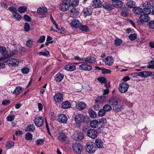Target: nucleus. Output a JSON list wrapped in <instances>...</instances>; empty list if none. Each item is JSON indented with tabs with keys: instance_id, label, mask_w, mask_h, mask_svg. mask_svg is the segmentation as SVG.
Instances as JSON below:
<instances>
[{
	"instance_id": "1",
	"label": "nucleus",
	"mask_w": 154,
	"mask_h": 154,
	"mask_svg": "<svg viewBox=\"0 0 154 154\" xmlns=\"http://www.w3.org/2000/svg\"><path fill=\"white\" fill-rule=\"evenodd\" d=\"M96 147L93 142H89L87 143L86 145V150L90 153H94L95 151Z\"/></svg>"
},
{
	"instance_id": "2",
	"label": "nucleus",
	"mask_w": 154,
	"mask_h": 154,
	"mask_svg": "<svg viewBox=\"0 0 154 154\" xmlns=\"http://www.w3.org/2000/svg\"><path fill=\"white\" fill-rule=\"evenodd\" d=\"M129 85L126 82H123L120 84L119 87V90L121 93L126 92L128 88Z\"/></svg>"
},
{
	"instance_id": "3",
	"label": "nucleus",
	"mask_w": 154,
	"mask_h": 154,
	"mask_svg": "<svg viewBox=\"0 0 154 154\" xmlns=\"http://www.w3.org/2000/svg\"><path fill=\"white\" fill-rule=\"evenodd\" d=\"M72 148L74 152L77 154H79L81 153L82 150V146L79 143H75L73 144Z\"/></svg>"
},
{
	"instance_id": "4",
	"label": "nucleus",
	"mask_w": 154,
	"mask_h": 154,
	"mask_svg": "<svg viewBox=\"0 0 154 154\" xmlns=\"http://www.w3.org/2000/svg\"><path fill=\"white\" fill-rule=\"evenodd\" d=\"M47 8L45 7H39L37 10V12L39 14L40 17L43 18L46 17V15L45 13L47 12Z\"/></svg>"
},
{
	"instance_id": "5",
	"label": "nucleus",
	"mask_w": 154,
	"mask_h": 154,
	"mask_svg": "<svg viewBox=\"0 0 154 154\" xmlns=\"http://www.w3.org/2000/svg\"><path fill=\"white\" fill-rule=\"evenodd\" d=\"M69 7L68 1L64 0L60 5L59 8L62 11H65L68 10Z\"/></svg>"
},
{
	"instance_id": "6",
	"label": "nucleus",
	"mask_w": 154,
	"mask_h": 154,
	"mask_svg": "<svg viewBox=\"0 0 154 154\" xmlns=\"http://www.w3.org/2000/svg\"><path fill=\"white\" fill-rule=\"evenodd\" d=\"M4 63L9 66H15L18 64L19 62L16 59L11 58L5 61Z\"/></svg>"
},
{
	"instance_id": "7",
	"label": "nucleus",
	"mask_w": 154,
	"mask_h": 154,
	"mask_svg": "<svg viewBox=\"0 0 154 154\" xmlns=\"http://www.w3.org/2000/svg\"><path fill=\"white\" fill-rule=\"evenodd\" d=\"M88 136L92 139H95L97 136V132L95 129H90L87 131Z\"/></svg>"
},
{
	"instance_id": "8",
	"label": "nucleus",
	"mask_w": 154,
	"mask_h": 154,
	"mask_svg": "<svg viewBox=\"0 0 154 154\" xmlns=\"http://www.w3.org/2000/svg\"><path fill=\"white\" fill-rule=\"evenodd\" d=\"M54 99L56 102H61L63 100V94L61 93H57L54 96Z\"/></svg>"
},
{
	"instance_id": "9",
	"label": "nucleus",
	"mask_w": 154,
	"mask_h": 154,
	"mask_svg": "<svg viewBox=\"0 0 154 154\" xmlns=\"http://www.w3.org/2000/svg\"><path fill=\"white\" fill-rule=\"evenodd\" d=\"M34 122L35 125L39 127H41L43 124V119L42 117H38L35 118Z\"/></svg>"
},
{
	"instance_id": "10",
	"label": "nucleus",
	"mask_w": 154,
	"mask_h": 154,
	"mask_svg": "<svg viewBox=\"0 0 154 154\" xmlns=\"http://www.w3.org/2000/svg\"><path fill=\"white\" fill-rule=\"evenodd\" d=\"M109 104L112 106H115L119 104V99L116 97H112L109 100Z\"/></svg>"
},
{
	"instance_id": "11",
	"label": "nucleus",
	"mask_w": 154,
	"mask_h": 154,
	"mask_svg": "<svg viewBox=\"0 0 154 154\" xmlns=\"http://www.w3.org/2000/svg\"><path fill=\"white\" fill-rule=\"evenodd\" d=\"M140 22L143 23L144 22H147L150 20V17L147 14L143 13L140 17Z\"/></svg>"
},
{
	"instance_id": "12",
	"label": "nucleus",
	"mask_w": 154,
	"mask_h": 154,
	"mask_svg": "<svg viewBox=\"0 0 154 154\" xmlns=\"http://www.w3.org/2000/svg\"><path fill=\"white\" fill-rule=\"evenodd\" d=\"M76 107L78 110H82L84 109L86 107V104L82 101L79 102L76 104Z\"/></svg>"
},
{
	"instance_id": "13",
	"label": "nucleus",
	"mask_w": 154,
	"mask_h": 154,
	"mask_svg": "<svg viewBox=\"0 0 154 154\" xmlns=\"http://www.w3.org/2000/svg\"><path fill=\"white\" fill-rule=\"evenodd\" d=\"M85 119L84 116L81 114L76 115L75 117V121L78 123L84 122Z\"/></svg>"
},
{
	"instance_id": "14",
	"label": "nucleus",
	"mask_w": 154,
	"mask_h": 154,
	"mask_svg": "<svg viewBox=\"0 0 154 154\" xmlns=\"http://www.w3.org/2000/svg\"><path fill=\"white\" fill-rule=\"evenodd\" d=\"M79 69L81 70L89 71L91 69L92 67L91 65L84 63L79 66Z\"/></svg>"
},
{
	"instance_id": "15",
	"label": "nucleus",
	"mask_w": 154,
	"mask_h": 154,
	"mask_svg": "<svg viewBox=\"0 0 154 154\" xmlns=\"http://www.w3.org/2000/svg\"><path fill=\"white\" fill-rule=\"evenodd\" d=\"M142 6L143 7H147L150 8L152 9L154 7V1L153 0L146 1L142 3Z\"/></svg>"
},
{
	"instance_id": "16",
	"label": "nucleus",
	"mask_w": 154,
	"mask_h": 154,
	"mask_svg": "<svg viewBox=\"0 0 154 154\" xmlns=\"http://www.w3.org/2000/svg\"><path fill=\"white\" fill-rule=\"evenodd\" d=\"M152 72L149 71H143L138 73L139 76L143 77L146 78L148 76H150L152 75Z\"/></svg>"
},
{
	"instance_id": "17",
	"label": "nucleus",
	"mask_w": 154,
	"mask_h": 154,
	"mask_svg": "<svg viewBox=\"0 0 154 154\" xmlns=\"http://www.w3.org/2000/svg\"><path fill=\"white\" fill-rule=\"evenodd\" d=\"M114 60L111 57L108 56L104 60L105 64L107 66H111L113 63Z\"/></svg>"
},
{
	"instance_id": "18",
	"label": "nucleus",
	"mask_w": 154,
	"mask_h": 154,
	"mask_svg": "<svg viewBox=\"0 0 154 154\" xmlns=\"http://www.w3.org/2000/svg\"><path fill=\"white\" fill-rule=\"evenodd\" d=\"M102 5V3L100 0H94L92 2V6L95 8H100Z\"/></svg>"
},
{
	"instance_id": "19",
	"label": "nucleus",
	"mask_w": 154,
	"mask_h": 154,
	"mask_svg": "<svg viewBox=\"0 0 154 154\" xmlns=\"http://www.w3.org/2000/svg\"><path fill=\"white\" fill-rule=\"evenodd\" d=\"M71 26L75 28H79L81 24L78 20L74 19L70 23Z\"/></svg>"
},
{
	"instance_id": "20",
	"label": "nucleus",
	"mask_w": 154,
	"mask_h": 154,
	"mask_svg": "<svg viewBox=\"0 0 154 154\" xmlns=\"http://www.w3.org/2000/svg\"><path fill=\"white\" fill-rule=\"evenodd\" d=\"M83 138V134L81 132H79L74 137V140L77 141H80L82 140Z\"/></svg>"
},
{
	"instance_id": "21",
	"label": "nucleus",
	"mask_w": 154,
	"mask_h": 154,
	"mask_svg": "<svg viewBox=\"0 0 154 154\" xmlns=\"http://www.w3.org/2000/svg\"><path fill=\"white\" fill-rule=\"evenodd\" d=\"M92 12V11L91 7L84 8L82 11L83 14L85 16H88L91 15Z\"/></svg>"
},
{
	"instance_id": "22",
	"label": "nucleus",
	"mask_w": 154,
	"mask_h": 154,
	"mask_svg": "<svg viewBox=\"0 0 154 154\" xmlns=\"http://www.w3.org/2000/svg\"><path fill=\"white\" fill-rule=\"evenodd\" d=\"M85 62L87 63H93L96 62L95 59L93 57L88 56L87 57L83 58Z\"/></svg>"
},
{
	"instance_id": "23",
	"label": "nucleus",
	"mask_w": 154,
	"mask_h": 154,
	"mask_svg": "<svg viewBox=\"0 0 154 154\" xmlns=\"http://www.w3.org/2000/svg\"><path fill=\"white\" fill-rule=\"evenodd\" d=\"M58 120L60 122L65 123L67 121V118L65 115L61 114L59 115Z\"/></svg>"
},
{
	"instance_id": "24",
	"label": "nucleus",
	"mask_w": 154,
	"mask_h": 154,
	"mask_svg": "<svg viewBox=\"0 0 154 154\" xmlns=\"http://www.w3.org/2000/svg\"><path fill=\"white\" fill-rule=\"evenodd\" d=\"M133 12L137 15H140L143 11V9L139 7H134L132 9Z\"/></svg>"
},
{
	"instance_id": "25",
	"label": "nucleus",
	"mask_w": 154,
	"mask_h": 154,
	"mask_svg": "<svg viewBox=\"0 0 154 154\" xmlns=\"http://www.w3.org/2000/svg\"><path fill=\"white\" fill-rule=\"evenodd\" d=\"M96 146L99 148H101L103 147V143L102 140L99 138L96 139L95 140Z\"/></svg>"
},
{
	"instance_id": "26",
	"label": "nucleus",
	"mask_w": 154,
	"mask_h": 154,
	"mask_svg": "<svg viewBox=\"0 0 154 154\" xmlns=\"http://www.w3.org/2000/svg\"><path fill=\"white\" fill-rule=\"evenodd\" d=\"M64 68L68 71H72L75 69V67L74 65L71 64L66 65Z\"/></svg>"
},
{
	"instance_id": "27",
	"label": "nucleus",
	"mask_w": 154,
	"mask_h": 154,
	"mask_svg": "<svg viewBox=\"0 0 154 154\" xmlns=\"http://www.w3.org/2000/svg\"><path fill=\"white\" fill-rule=\"evenodd\" d=\"M99 124V122L97 120H94L91 122L90 125L92 128H96L97 127Z\"/></svg>"
},
{
	"instance_id": "28",
	"label": "nucleus",
	"mask_w": 154,
	"mask_h": 154,
	"mask_svg": "<svg viewBox=\"0 0 154 154\" xmlns=\"http://www.w3.org/2000/svg\"><path fill=\"white\" fill-rule=\"evenodd\" d=\"M71 106V103L70 102L68 101L63 102L62 104V107L64 109L69 108Z\"/></svg>"
},
{
	"instance_id": "29",
	"label": "nucleus",
	"mask_w": 154,
	"mask_h": 154,
	"mask_svg": "<svg viewBox=\"0 0 154 154\" xmlns=\"http://www.w3.org/2000/svg\"><path fill=\"white\" fill-rule=\"evenodd\" d=\"M23 89V88L22 87L17 86L14 91L13 93L15 95H18L22 92Z\"/></svg>"
},
{
	"instance_id": "30",
	"label": "nucleus",
	"mask_w": 154,
	"mask_h": 154,
	"mask_svg": "<svg viewBox=\"0 0 154 154\" xmlns=\"http://www.w3.org/2000/svg\"><path fill=\"white\" fill-rule=\"evenodd\" d=\"M126 5L129 8H133L136 6V3L132 1H129L126 3Z\"/></svg>"
},
{
	"instance_id": "31",
	"label": "nucleus",
	"mask_w": 154,
	"mask_h": 154,
	"mask_svg": "<svg viewBox=\"0 0 154 154\" xmlns=\"http://www.w3.org/2000/svg\"><path fill=\"white\" fill-rule=\"evenodd\" d=\"M63 78V75L62 74H58L55 76V80L57 82H60L61 81Z\"/></svg>"
},
{
	"instance_id": "32",
	"label": "nucleus",
	"mask_w": 154,
	"mask_h": 154,
	"mask_svg": "<svg viewBox=\"0 0 154 154\" xmlns=\"http://www.w3.org/2000/svg\"><path fill=\"white\" fill-rule=\"evenodd\" d=\"M79 0H70L69 2V6H71L73 7H75L77 6L79 2Z\"/></svg>"
},
{
	"instance_id": "33",
	"label": "nucleus",
	"mask_w": 154,
	"mask_h": 154,
	"mask_svg": "<svg viewBox=\"0 0 154 154\" xmlns=\"http://www.w3.org/2000/svg\"><path fill=\"white\" fill-rule=\"evenodd\" d=\"M79 28L80 30L84 32H87L89 30V27L86 25H82L81 24Z\"/></svg>"
},
{
	"instance_id": "34",
	"label": "nucleus",
	"mask_w": 154,
	"mask_h": 154,
	"mask_svg": "<svg viewBox=\"0 0 154 154\" xmlns=\"http://www.w3.org/2000/svg\"><path fill=\"white\" fill-rule=\"evenodd\" d=\"M113 108V110L115 112L120 111L123 108V106L121 105H117L115 106Z\"/></svg>"
},
{
	"instance_id": "35",
	"label": "nucleus",
	"mask_w": 154,
	"mask_h": 154,
	"mask_svg": "<svg viewBox=\"0 0 154 154\" xmlns=\"http://www.w3.org/2000/svg\"><path fill=\"white\" fill-rule=\"evenodd\" d=\"M35 130L34 126L33 124H32L27 126L25 130L26 131L32 132Z\"/></svg>"
},
{
	"instance_id": "36",
	"label": "nucleus",
	"mask_w": 154,
	"mask_h": 154,
	"mask_svg": "<svg viewBox=\"0 0 154 154\" xmlns=\"http://www.w3.org/2000/svg\"><path fill=\"white\" fill-rule=\"evenodd\" d=\"M58 138L61 141H63L66 140V136L64 133H61L59 134Z\"/></svg>"
},
{
	"instance_id": "37",
	"label": "nucleus",
	"mask_w": 154,
	"mask_h": 154,
	"mask_svg": "<svg viewBox=\"0 0 154 154\" xmlns=\"http://www.w3.org/2000/svg\"><path fill=\"white\" fill-rule=\"evenodd\" d=\"M103 8L106 10L109 11L112 8V7L111 5L109 3H106L103 4Z\"/></svg>"
},
{
	"instance_id": "38",
	"label": "nucleus",
	"mask_w": 154,
	"mask_h": 154,
	"mask_svg": "<svg viewBox=\"0 0 154 154\" xmlns=\"http://www.w3.org/2000/svg\"><path fill=\"white\" fill-rule=\"evenodd\" d=\"M88 112L91 118H94L96 117L97 115L96 113L92 109H89Z\"/></svg>"
},
{
	"instance_id": "39",
	"label": "nucleus",
	"mask_w": 154,
	"mask_h": 154,
	"mask_svg": "<svg viewBox=\"0 0 154 154\" xmlns=\"http://www.w3.org/2000/svg\"><path fill=\"white\" fill-rule=\"evenodd\" d=\"M145 8H144L143 9V11L142 12L144 14H147L149 15V14H150L151 13H152V11L150 9V8L148 7H145Z\"/></svg>"
},
{
	"instance_id": "40",
	"label": "nucleus",
	"mask_w": 154,
	"mask_h": 154,
	"mask_svg": "<svg viewBox=\"0 0 154 154\" xmlns=\"http://www.w3.org/2000/svg\"><path fill=\"white\" fill-rule=\"evenodd\" d=\"M18 11L20 13H24L27 11V8L25 6H21L19 8Z\"/></svg>"
},
{
	"instance_id": "41",
	"label": "nucleus",
	"mask_w": 154,
	"mask_h": 154,
	"mask_svg": "<svg viewBox=\"0 0 154 154\" xmlns=\"http://www.w3.org/2000/svg\"><path fill=\"white\" fill-rule=\"evenodd\" d=\"M4 59H6L7 58H10V56L8 53V52L7 50H6L2 54Z\"/></svg>"
},
{
	"instance_id": "42",
	"label": "nucleus",
	"mask_w": 154,
	"mask_h": 154,
	"mask_svg": "<svg viewBox=\"0 0 154 154\" xmlns=\"http://www.w3.org/2000/svg\"><path fill=\"white\" fill-rule=\"evenodd\" d=\"M103 108L106 112L112 109V107L110 105L107 104L104 105Z\"/></svg>"
},
{
	"instance_id": "43",
	"label": "nucleus",
	"mask_w": 154,
	"mask_h": 154,
	"mask_svg": "<svg viewBox=\"0 0 154 154\" xmlns=\"http://www.w3.org/2000/svg\"><path fill=\"white\" fill-rule=\"evenodd\" d=\"M18 53V51L17 49H15L11 51H10L9 55L10 58L13 56L15 54H17Z\"/></svg>"
},
{
	"instance_id": "44",
	"label": "nucleus",
	"mask_w": 154,
	"mask_h": 154,
	"mask_svg": "<svg viewBox=\"0 0 154 154\" xmlns=\"http://www.w3.org/2000/svg\"><path fill=\"white\" fill-rule=\"evenodd\" d=\"M115 45L117 46H119L122 43V40L119 38H116L114 41Z\"/></svg>"
},
{
	"instance_id": "45",
	"label": "nucleus",
	"mask_w": 154,
	"mask_h": 154,
	"mask_svg": "<svg viewBox=\"0 0 154 154\" xmlns=\"http://www.w3.org/2000/svg\"><path fill=\"white\" fill-rule=\"evenodd\" d=\"M106 112V111L103 108L98 111V114L99 116H103L105 115Z\"/></svg>"
},
{
	"instance_id": "46",
	"label": "nucleus",
	"mask_w": 154,
	"mask_h": 154,
	"mask_svg": "<svg viewBox=\"0 0 154 154\" xmlns=\"http://www.w3.org/2000/svg\"><path fill=\"white\" fill-rule=\"evenodd\" d=\"M30 29V26L29 24L28 23H25L24 26V30L26 32H27Z\"/></svg>"
},
{
	"instance_id": "47",
	"label": "nucleus",
	"mask_w": 154,
	"mask_h": 154,
	"mask_svg": "<svg viewBox=\"0 0 154 154\" xmlns=\"http://www.w3.org/2000/svg\"><path fill=\"white\" fill-rule=\"evenodd\" d=\"M116 2V3L114 5L115 7L116 8H120L122 6L123 3L122 1L119 0Z\"/></svg>"
},
{
	"instance_id": "48",
	"label": "nucleus",
	"mask_w": 154,
	"mask_h": 154,
	"mask_svg": "<svg viewBox=\"0 0 154 154\" xmlns=\"http://www.w3.org/2000/svg\"><path fill=\"white\" fill-rule=\"evenodd\" d=\"M128 37L131 40H134L137 38V35L135 33L131 34L129 35Z\"/></svg>"
},
{
	"instance_id": "49",
	"label": "nucleus",
	"mask_w": 154,
	"mask_h": 154,
	"mask_svg": "<svg viewBox=\"0 0 154 154\" xmlns=\"http://www.w3.org/2000/svg\"><path fill=\"white\" fill-rule=\"evenodd\" d=\"M98 80L102 83H105L106 82V79L104 77H101L97 78Z\"/></svg>"
},
{
	"instance_id": "50",
	"label": "nucleus",
	"mask_w": 154,
	"mask_h": 154,
	"mask_svg": "<svg viewBox=\"0 0 154 154\" xmlns=\"http://www.w3.org/2000/svg\"><path fill=\"white\" fill-rule=\"evenodd\" d=\"M44 140L43 139H38L35 141L36 144L37 145H42L44 142Z\"/></svg>"
},
{
	"instance_id": "51",
	"label": "nucleus",
	"mask_w": 154,
	"mask_h": 154,
	"mask_svg": "<svg viewBox=\"0 0 154 154\" xmlns=\"http://www.w3.org/2000/svg\"><path fill=\"white\" fill-rule=\"evenodd\" d=\"M32 134L28 133L26 134L25 139L27 140H30L32 139Z\"/></svg>"
},
{
	"instance_id": "52",
	"label": "nucleus",
	"mask_w": 154,
	"mask_h": 154,
	"mask_svg": "<svg viewBox=\"0 0 154 154\" xmlns=\"http://www.w3.org/2000/svg\"><path fill=\"white\" fill-rule=\"evenodd\" d=\"M21 71L24 74H27L29 72V69L27 67H25L21 69Z\"/></svg>"
},
{
	"instance_id": "53",
	"label": "nucleus",
	"mask_w": 154,
	"mask_h": 154,
	"mask_svg": "<svg viewBox=\"0 0 154 154\" xmlns=\"http://www.w3.org/2000/svg\"><path fill=\"white\" fill-rule=\"evenodd\" d=\"M105 99V97L103 96L99 97L96 99H95V101L97 102H102V101H104Z\"/></svg>"
},
{
	"instance_id": "54",
	"label": "nucleus",
	"mask_w": 154,
	"mask_h": 154,
	"mask_svg": "<svg viewBox=\"0 0 154 154\" xmlns=\"http://www.w3.org/2000/svg\"><path fill=\"white\" fill-rule=\"evenodd\" d=\"M107 122L106 119L105 118H102L100 119L99 121V123L100 124H101L103 125H104Z\"/></svg>"
},
{
	"instance_id": "55",
	"label": "nucleus",
	"mask_w": 154,
	"mask_h": 154,
	"mask_svg": "<svg viewBox=\"0 0 154 154\" xmlns=\"http://www.w3.org/2000/svg\"><path fill=\"white\" fill-rule=\"evenodd\" d=\"M38 54L40 55H42L44 56H48L49 54V52L48 51H46L45 52H39Z\"/></svg>"
},
{
	"instance_id": "56",
	"label": "nucleus",
	"mask_w": 154,
	"mask_h": 154,
	"mask_svg": "<svg viewBox=\"0 0 154 154\" xmlns=\"http://www.w3.org/2000/svg\"><path fill=\"white\" fill-rule=\"evenodd\" d=\"M33 42L32 40L29 39L27 40L26 42V45L29 48L31 47L32 44Z\"/></svg>"
},
{
	"instance_id": "57",
	"label": "nucleus",
	"mask_w": 154,
	"mask_h": 154,
	"mask_svg": "<svg viewBox=\"0 0 154 154\" xmlns=\"http://www.w3.org/2000/svg\"><path fill=\"white\" fill-rule=\"evenodd\" d=\"M14 17L17 20H20L21 19V16L18 13L15 12L14 13Z\"/></svg>"
},
{
	"instance_id": "58",
	"label": "nucleus",
	"mask_w": 154,
	"mask_h": 154,
	"mask_svg": "<svg viewBox=\"0 0 154 154\" xmlns=\"http://www.w3.org/2000/svg\"><path fill=\"white\" fill-rule=\"evenodd\" d=\"M111 71L109 69H107L105 68L102 69V74L110 73Z\"/></svg>"
},
{
	"instance_id": "59",
	"label": "nucleus",
	"mask_w": 154,
	"mask_h": 154,
	"mask_svg": "<svg viewBox=\"0 0 154 154\" xmlns=\"http://www.w3.org/2000/svg\"><path fill=\"white\" fill-rule=\"evenodd\" d=\"M14 119V116L13 115H11L8 116L7 118V120L8 121H12Z\"/></svg>"
},
{
	"instance_id": "60",
	"label": "nucleus",
	"mask_w": 154,
	"mask_h": 154,
	"mask_svg": "<svg viewBox=\"0 0 154 154\" xmlns=\"http://www.w3.org/2000/svg\"><path fill=\"white\" fill-rule=\"evenodd\" d=\"M70 13L72 15H76L78 13V10L75 8H73L70 10Z\"/></svg>"
},
{
	"instance_id": "61",
	"label": "nucleus",
	"mask_w": 154,
	"mask_h": 154,
	"mask_svg": "<svg viewBox=\"0 0 154 154\" xmlns=\"http://www.w3.org/2000/svg\"><path fill=\"white\" fill-rule=\"evenodd\" d=\"M45 37L44 35L41 36L37 41L38 42L43 43L45 41Z\"/></svg>"
},
{
	"instance_id": "62",
	"label": "nucleus",
	"mask_w": 154,
	"mask_h": 154,
	"mask_svg": "<svg viewBox=\"0 0 154 154\" xmlns=\"http://www.w3.org/2000/svg\"><path fill=\"white\" fill-rule=\"evenodd\" d=\"M148 25L150 28L154 29V21H152L149 22Z\"/></svg>"
},
{
	"instance_id": "63",
	"label": "nucleus",
	"mask_w": 154,
	"mask_h": 154,
	"mask_svg": "<svg viewBox=\"0 0 154 154\" xmlns=\"http://www.w3.org/2000/svg\"><path fill=\"white\" fill-rule=\"evenodd\" d=\"M23 17L24 19L27 21L30 22L31 20V17L26 14L24 15L23 16Z\"/></svg>"
},
{
	"instance_id": "64",
	"label": "nucleus",
	"mask_w": 154,
	"mask_h": 154,
	"mask_svg": "<svg viewBox=\"0 0 154 154\" xmlns=\"http://www.w3.org/2000/svg\"><path fill=\"white\" fill-rule=\"evenodd\" d=\"M8 9L10 11L13 12V14L14 13L16 12L17 11V9L13 7H9L8 8Z\"/></svg>"
}]
</instances>
